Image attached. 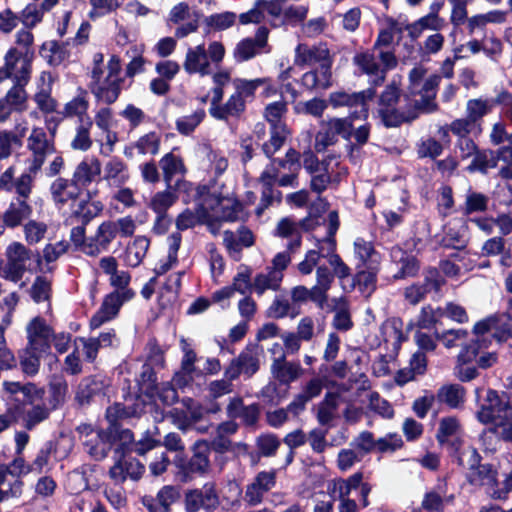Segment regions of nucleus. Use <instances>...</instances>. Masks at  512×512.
<instances>
[{"instance_id": "6ab92c4d", "label": "nucleus", "mask_w": 512, "mask_h": 512, "mask_svg": "<svg viewBox=\"0 0 512 512\" xmlns=\"http://www.w3.org/2000/svg\"><path fill=\"white\" fill-rule=\"evenodd\" d=\"M319 64L320 68H331L332 58L326 44L308 45L300 43L295 48L294 65L310 66Z\"/></svg>"}, {"instance_id": "3c124183", "label": "nucleus", "mask_w": 512, "mask_h": 512, "mask_svg": "<svg viewBox=\"0 0 512 512\" xmlns=\"http://www.w3.org/2000/svg\"><path fill=\"white\" fill-rule=\"evenodd\" d=\"M177 194L173 191V187H167L163 191H158L150 198L148 207L156 213V215L167 214V211L176 203Z\"/></svg>"}, {"instance_id": "dca6fc26", "label": "nucleus", "mask_w": 512, "mask_h": 512, "mask_svg": "<svg viewBox=\"0 0 512 512\" xmlns=\"http://www.w3.org/2000/svg\"><path fill=\"white\" fill-rule=\"evenodd\" d=\"M199 19V12L191 11L187 3L180 2L171 8L167 22L169 25H179L175 30V36L184 38L198 30Z\"/></svg>"}, {"instance_id": "e433bc0d", "label": "nucleus", "mask_w": 512, "mask_h": 512, "mask_svg": "<svg viewBox=\"0 0 512 512\" xmlns=\"http://www.w3.org/2000/svg\"><path fill=\"white\" fill-rule=\"evenodd\" d=\"M184 275L185 270H181L170 274L166 278L158 292V302L162 308L171 307L177 302Z\"/></svg>"}, {"instance_id": "f8f14e48", "label": "nucleus", "mask_w": 512, "mask_h": 512, "mask_svg": "<svg viewBox=\"0 0 512 512\" xmlns=\"http://www.w3.org/2000/svg\"><path fill=\"white\" fill-rule=\"evenodd\" d=\"M29 439L26 432H16L15 458L9 464H0V485L6 484L8 477L12 480H21V477L30 473V465L22 456Z\"/></svg>"}, {"instance_id": "58836bf2", "label": "nucleus", "mask_w": 512, "mask_h": 512, "mask_svg": "<svg viewBox=\"0 0 512 512\" xmlns=\"http://www.w3.org/2000/svg\"><path fill=\"white\" fill-rule=\"evenodd\" d=\"M130 178L127 164L118 157L110 158L104 165L103 179L111 186L121 187Z\"/></svg>"}, {"instance_id": "39448f33", "label": "nucleus", "mask_w": 512, "mask_h": 512, "mask_svg": "<svg viewBox=\"0 0 512 512\" xmlns=\"http://www.w3.org/2000/svg\"><path fill=\"white\" fill-rule=\"evenodd\" d=\"M225 47L219 41H212L206 49L205 44L189 47L183 61V69L189 74L207 76L211 73V66L219 65L225 56Z\"/></svg>"}, {"instance_id": "9b49d317", "label": "nucleus", "mask_w": 512, "mask_h": 512, "mask_svg": "<svg viewBox=\"0 0 512 512\" xmlns=\"http://www.w3.org/2000/svg\"><path fill=\"white\" fill-rule=\"evenodd\" d=\"M32 60L27 53H21L17 47H10L4 55V64L0 67V82L11 78L14 85L26 86L32 72Z\"/></svg>"}, {"instance_id": "69168bd1", "label": "nucleus", "mask_w": 512, "mask_h": 512, "mask_svg": "<svg viewBox=\"0 0 512 512\" xmlns=\"http://www.w3.org/2000/svg\"><path fill=\"white\" fill-rule=\"evenodd\" d=\"M93 121H85L83 123H78L75 135L71 141V147L74 150L79 151H87L92 146V139L90 136V130L92 128Z\"/></svg>"}, {"instance_id": "a18cd8bd", "label": "nucleus", "mask_w": 512, "mask_h": 512, "mask_svg": "<svg viewBox=\"0 0 512 512\" xmlns=\"http://www.w3.org/2000/svg\"><path fill=\"white\" fill-rule=\"evenodd\" d=\"M150 240L145 236H137L130 242L124 253V263L131 268L138 267L146 257Z\"/></svg>"}, {"instance_id": "c756f323", "label": "nucleus", "mask_w": 512, "mask_h": 512, "mask_svg": "<svg viewBox=\"0 0 512 512\" xmlns=\"http://www.w3.org/2000/svg\"><path fill=\"white\" fill-rule=\"evenodd\" d=\"M443 278L436 270H429L422 284H413L404 291L405 299L412 305L419 303L425 295L432 291H438L443 285Z\"/></svg>"}, {"instance_id": "49530a36", "label": "nucleus", "mask_w": 512, "mask_h": 512, "mask_svg": "<svg viewBox=\"0 0 512 512\" xmlns=\"http://www.w3.org/2000/svg\"><path fill=\"white\" fill-rule=\"evenodd\" d=\"M245 109V100L233 92L219 108L214 109L216 114L213 118L223 121H227L230 118L237 119L245 112Z\"/></svg>"}, {"instance_id": "f3484780", "label": "nucleus", "mask_w": 512, "mask_h": 512, "mask_svg": "<svg viewBox=\"0 0 512 512\" xmlns=\"http://www.w3.org/2000/svg\"><path fill=\"white\" fill-rule=\"evenodd\" d=\"M374 96L375 90L373 88L354 93L335 91L329 95L328 101L335 108L342 106L359 108V110L352 113L353 117L365 119L368 116L367 101L372 100Z\"/></svg>"}, {"instance_id": "7ed1b4c3", "label": "nucleus", "mask_w": 512, "mask_h": 512, "mask_svg": "<svg viewBox=\"0 0 512 512\" xmlns=\"http://www.w3.org/2000/svg\"><path fill=\"white\" fill-rule=\"evenodd\" d=\"M300 171L299 154L290 149L283 160H272L260 176V182L264 187L263 202L265 207L274 199L271 187L277 183L280 186H294Z\"/></svg>"}, {"instance_id": "0e129e2a", "label": "nucleus", "mask_w": 512, "mask_h": 512, "mask_svg": "<svg viewBox=\"0 0 512 512\" xmlns=\"http://www.w3.org/2000/svg\"><path fill=\"white\" fill-rule=\"evenodd\" d=\"M267 83L268 79L266 78H257L253 80L236 78L232 81L234 92L245 100V102L254 97L255 91L258 87Z\"/></svg>"}, {"instance_id": "4c0bfd02", "label": "nucleus", "mask_w": 512, "mask_h": 512, "mask_svg": "<svg viewBox=\"0 0 512 512\" xmlns=\"http://www.w3.org/2000/svg\"><path fill=\"white\" fill-rule=\"evenodd\" d=\"M363 477L362 472H356L347 478L332 479L327 484V491L331 497L338 500L350 498L351 492L361 485Z\"/></svg>"}, {"instance_id": "393cba45", "label": "nucleus", "mask_w": 512, "mask_h": 512, "mask_svg": "<svg viewBox=\"0 0 512 512\" xmlns=\"http://www.w3.org/2000/svg\"><path fill=\"white\" fill-rule=\"evenodd\" d=\"M115 238L116 234L112 220L102 222L96 229L94 235L88 237V243H86L84 247V254L97 256L107 251Z\"/></svg>"}, {"instance_id": "13d9d810", "label": "nucleus", "mask_w": 512, "mask_h": 512, "mask_svg": "<svg viewBox=\"0 0 512 512\" xmlns=\"http://www.w3.org/2000/svg\"><path fill=\"white\" fill-rule=\"evenodd\" d=\"M461 426L455 417H444L439 422L436 438L440 444L449 443L452 439L459 441Z\"/></svg>"}, {"instance_id": "c85d7f7f", "label": "nucleus", "mask_w": 512, "mask_h": 512, "mask_svg": "<svg viewBox=\"0 0 512 512\" xmlns=\"http://www.w3.org/2000/svg\"><path fill=\"white\" fill-rule=\"evenodd\" d=\"M89 95L85 89L78 88L77 94L66 102L60 114L66 119H77L78 123L93 121L89 116Z\"/></svg>"}, {"instance_id": "680f3d73", "label": "nucleus", "mask_w": 512, "mask_h": 512, "mask_svg": "<svg viewBox=\"0 0 512 512\" xmlns=\"http://www.w3.org/2000/svg\"><path fill=\"white\" fill-rule=\"evenodd\" d=\"M277 235L283 238H291L288 250L297 249L301 244L299 225L289 218H284L277 225Z\"/></svg>"}, {"instance_id": "6e6552de", "label": "nucleus", "mask_w": 512, "mask_h": 512, "mask_svg": "<svg viewBox=\"0 0 512 512\" xmlns=\"http://www.w3.org/2000/svg\"><path fill=\"white\" fill-rule=\"evenodd\" d=\"M32 252L23 243L12 241L4 252V258L0 261V277L8 281L19 282L28 270Z\"/></svg>"}, {"instance_id": "7c9ffc66", "label": "nucleus", "mask_w": 512, "mask_h": 512, "mask_svg": "<svg viewBox=\"0 0 512 512\" xmlns=\"http://www.w3.org/2000/svg\"><path fill=\"white\" fill-rule=\"evenodd\" d=\"M272 377L283 385H290L303 374V368L299 362L287 361L284 358H274L270 367Z\"/></svg>"}, {"instance_id": "4d7b16f0", "label": "nucleus", "mask_w": 512, "mask_h": 512, "mask_svg": "<svg viewBox=\"0 0 512 512\" xmlns=\"http://www.w3.org/2000/svg\"><path fill=\"white\" fill-rule=\"evenodd\" d=\"M40 55L52 66H58L69 58V51L63 44L47 41L42 44Z\"/></svg>"}, {"instance_id": "4468645a", "label": "nucleus", "mask_w": 512, "mask_h": 512, "mask_svg": "<svg viewBox=\"0 0 512 512\" xmlns=\"http://www.w3.org/2000/svg\"><path fill=\"white\" fill-rule=\"evenodd\" d=\"M219 504V495L213 482H207L201 488L185 493L184 505L187 512H198L201 509L214 511Z\"/></svg>"}, {"instance_id": "72a5a7b5", "label": "nucleus", "mask_w": 512, "mask_h": 512, "mask_svg": "<svg viewBox=\"0 0 512 512\" xmlns=\"http://www.w3.org/2000/svg\"><path fill=\"white\" fill-rule=\"evenodd\" d=\"M268 29L260 27L254 39L246 38L240 41L234 50V57L237 61L243 62L253 58L267 42Z\"/></svg>"}, {"instance_id": "f704fd0d", "label": "nucleus", "mask_w": 512, "mask_h": 512, "mask_svg": "<svg viewBox=\"0 0 512 512\" xmlns=\"http://www.w3.org/2000/svg\"><path fill=\"white\" fill-rule=\"evenodd\" d=\"M394 40V29L388 27L381 29L378 33L376 41L372 47L373 51L378 52L380 61L385 65L386 68H395L398 64L397 58L394 52L390 49Z\"/></svg>"}, {"instance_id": "f257e3e1", "label": "nucleus", "mask_w": 512, "mask_h": 512, "mask_svg": "<svg viewBox=\"0 0 512 512\" xmlns=\"http://www.w3.org/2000/svg\"><path fill=\"white\" fill-rule=\"evenodd\" d=\"M426 69L414 67L409 73L408 94L399 96L398 88L389 85L383 91L379 101V114L388 127H396L405 121L414 120L419 112H431L435 109L436 89L440 76L425 78Z\"/></svg>"}, {"instance_id": "774afa93", "label": "nucleus", "mask_w": 512, "mask_h": 512, "mask_svg": "<svg viewBox=\"0 0 512 512\" xmlns=\"http://www.w3.org/2000/svg\"><path fill=\"white\" fill-rule=\"evenodd\" d=\"M299 311L288 300L276 297L269 308L267 309V316L274 319H281L287 316L294 318Z\"/></svg>"}, {"instance_id": "aec40b11", "label": "nucleus", "mask_w": 512, "mask_h": 512, "mask_svg": "<svg viewBox=\"0 0 512 512\" xmlns=\"http://www.w3.org/2000/svg\"><path fill=\"white\" fill-rule=\"evenodd\" d=\"M327 169L319 170V172L311 175L310 187L316 193H322L329 185H337L341 178L347 174V168L343 166L336 156L326 158Z\"/></svg>"}, {"instance_id": "2eb2a0df", "label": "nucleus", "mask_w": 512, "mask_h": 512, "mask_svg": "<svg viewBox=\"0 0 512 512\" xmlns=\"http://www.w3.org/2000/svg\"><path fill=\"white\" fill-rule=\"evenodd\" d=\"M135 292L133 290H125L123 292H111L107 294L98 311L92 316L90 320V327L93 329L99 328L102 324L114 319L121 308V306L133 299Z\"/></svg>"}, {"instance_id": "bf43d9fd", "label": "nucleus", "mask_w": 512, "mask_h": 512, "mask_svg": "<svg viewBox=\"0 0 512 512\" xmlns=\"http://www.w3.org/2000/svg\"><path fill=\"white\" fill-rule=\"evenodd\" d=\"M243 374L248 377L255 374L260 366V351L256 347H249L236 358Z\"/></svg>"}, {"instance_id": "de8ad7c7", "label": "nucleus", "mask_w": 512, "mask_h": 512, "mask_svg": "<svg viewBox=\"0 0 512 512\" xmlns=\"http://www.w3.org/2000/svg\"><path fill=\"white\" fill-rule=\"evenodd\" d=\"M283 281V275L267 268L265 272L258 273L252 282V290L257 295H263L267 290L278 291Z\"/></svg>"}, {"instance_id": "c03bdc74", "label": "nucleus", "mask_w": 512, "mask_h": 512, "mask_svg": "<svg viewBox=\"0 0 512 512\" xmlns=\"http://www.w3.org/2000/svg\"><path fill=\"white\" fill-rule=\"evenodd\" d=\"M486 404L482 405L477 412V419L483 424L495 423L502 425L500 410V397L494 390H488L486 395Z\"/></svg>"}, {"instance_id": "ddd939ff", "label": "nucleus", "mask_w": 512, "mask_h": 512, "mask_svg": "<svg viewBox=\"0 0 512 512\" xmlns=\"http://www.w3.org/2000/svg\"><path fill=\"white\" fill-rule=\"evenodd\" d=\"M506 320V316H491L475 324L474 333L477 337L478 349L487 347V341L490 337L499 343L509 338L511 330Z\"/></svg>"}, {"instance_id": "cd10ccee", "label": "nucleus", "mask_w": 512, "mask_h": 512, "mask_svg": "<svg viewBox=\"0 0 512 512\" xmlns=\"http://www.w3.org/2000/svg\"><path fill=\"white\" fill-rule=\"evenodd\" d=\"M83 190L71 178L66 179L59 177L55 179L50 186V194L54 204L63 207L69 202L76 201L82 194Z\"/></svg>"}, {"instance_id": "c9c22d12", "label": "nucleus", "mask_w": 512, "mask_h": 512, "mask_svg": "<svg viewBox=\"0 0 512 512\" xmlns=\"http://www.w3.org/2000/svg\"><path fill=\"white\" fill-rule=\"evenodd\" d=\"M497 475V470L492 465L481 464L468 472L467 479L472 485L485 487L486 493L491 497V492H499Z\"/></svg>"}, {"instance_id": "8fccbe9b", "label": "nucleus", "mask_w": 512, "mask_h": 512, "mask_svg": "<svg viewBox=\"0 0 512 512\" xmlns=\"http://www.w3.org/2000/svg\"><path fill=\"white\" fill-rule=\"evenodd\" d=\"M160 167L167 187L172 186V180L177 175H184L186 167L183 160L173 153L165 154L160 160Z\"/></svg>"}, {"instance_id": "1a4fd4ad", "label": "nucleus", "mask_w": 512, "mask_h": 512, "mask_svg": "<svg viewBox=\"0 0 512 512\" xmlns=\"http://www.w3.org/2000/svg\"><path fill=\"white\" fill-rule=\"evenodd\" d=\"M287 112V104L284 101H277L268 104L264 109V118L270 124V139L263 143V151L267 157L275 154L284 144L289 131L283 122Z\"/></svg>"}, {"instance_id": "338daca9", "label": "nucleus", "mask_w": 512, "mask_h": 512, "mask_svg": "<svg viewBox=\"0 0 512 512\" xmlns=\"http://www.w3.org/2000/svg\"><path fill=\"white\" fill-rule=\"evenodd\" d=\"M47 230V224L41 221L29 219L23 224L24 238L29 245L41 242L45 238Z\"/></svg>"}, {"instance_id": "b1692460", "label": "nucleus", "mask_w": 512, "mask_h": 512, "mask_svg": "<svg viewBox=\"0 0 512 512\" xmlns=\"http://www.w3.org/2000/svg\"><path fill=\"white\" fill-rule=\"evenodd\" d=\"M353 63L361 70L362 73L374 77L373 83L380 85L384 82L386 73L393 68H386L385 65L380 61L378 52L366 50L357 53L353 57Z\"/></svg>"}, {"instance_id": "603ef678", "label": "nucleus", "mask_w": 512, "mask_h": 512, "mask_svg": "<svg viewBox=\"0 0 512 512\" xmlns=\"http://www.w3.org/2000/svg\"><path fill=\"white\" fill-rule=\"evenodd\" d=\"M236 21V13L231 11H224L206 16L204 18V26L208 33L221 32L233 27Z\"/></svg>"}, {"instance_id": "5701e85b", "label": "nucleus", "mask_w": 512, "mask_h": 512, "mask_svg": "<svg viewBox=\"0 0 512 512\" xmlns=\"http://www.w3.org/2000/svg\"><path fill=\"white\" fill-rule=\"evenodd\" d=\"M52 328L40 317H34L26 326V346L47 353L50 350Z\"/></svg>"}, {"instance_id": "a19ab883", "label": "nucleus", "mask_w": 512, "mask_h": 512, "mask_svg": "<svg viewBox=\"0 0 512 512\" xmlns=\"http://www.w3.org/2000/svg\"><path fill=\"white\" fill-rule=\"evenodd\" d=\"M478 354L475 347H466L459 353L455 366V375L459 380L467 382L477 377V369L471 363Z\"/></svg>"}, {"instance_id": "e2e57ef3", "label": "nucleus", "mask_w": 512, "mask_h": 512, "mask_svg": "<svg viewBox=\"0 0 512 512\" xmlns=\"http://www.w3.org/2000/svg\"><path fill=\"white\" fill-rule=\"evenodd\" d=\"M438 398L448 406L457 408L464 402L465 389L458 384L445 385L439 390Z\"/></svg>"}, {"instance_id": "bb28decb", "label": "nucleus", "mask_w": 512, "mask_h": 512, "mask_svg": "<svg viewBox=\"0 0 512 512\" xmlns=\"http://www.w3.org/2000/svg\"><path fill=\"white\" fill-rule=\"evenodd\" d=\"M101 171L100 160L95 156H86L76 165L72 179L84 190L100 177Z\"/></svg>"}, {"instance_id": "20e7f679", "label": "nucleus", "mask_w": 512, "mask_h": 512, "mask_svg": "<svg viewBox=\"0 0 512 512\" xmlns=\"http://www.w3.org/2000/svg\"><path fill=\"white\" fill-rule=\"evenodd\" d=\"M124 79L121 77L120 59L112 55L106 70H92L90 90L95 98L106 104L114 103L122 90Z\"/></svg>"}, {"instance_id": "412c9836", "label": "nucleus", "mask_w": 512, "mask_h": 512, "mask_svg": "<svg viewBox=\"0 0 512 512\" xmlns=\"http://www.w3.org/2000/svg\"><path fill=\"white\" fill-rule=\"evenodd\" d=\"M30 196H15L9 202L7 208L2 214L3 224L0 226V236L5 232V228L15 229L23 226L26 220H29L33 208L28 202Z\"/></svg>"}, {"instance_id": "37998d69", "label": "nucleus", "mask_w": 512, "mask_h": 512, "mask_svg": "<svg viewBox=\"0 0 512 512\" xmlns=\"http://www.w3.org/2000/svg\"><path fill=\"white\" fill-rule=\"evenodd\" d=\"M89 437L85 441L88 453L97 460H101L108 455L111 448V437L108 432L91 430L87 433Z\"/></svg>"}, {"instance_id": "f03ea898", "label": "nucleus", "mask_w": 512, "mask_h": 512, "mask_svg": "<svg viewBox=\"0 0 512 512\" xmlns=\"http://www.w3.org/2000/svg\"><path fill=\"white\" fill-rule=\"evenodd\" d=\"M201 198V216L212 233H216L214 222L236 221L242 211L241 203L228 191H219L216 186L198 189Z\"/></svg>"}, {"instance_id": "6e6d98bb", "label": "nucleus", "mask_w": 512, "mask_h": 512, "mask_svg": "<svg viewBox=\"0 0 512 512\" xmlns=\"http://www.w3.org/2000/svg\"><path fill=\"white\" fill-rule=\"evenodd\" d=\"M507 13L502 10H492L487 13L477 14L467 20V26L472 33L475 30L484 29L488 24H502L506 21Z\"/></svg>"}, {"instance_id": "864d4df0", "label": "nucleus", "mask_w": 512, "mask_h": 512, "mask_svg": "<svg viewBox=\"0 0 512 512\" xmlns=\"http://www.w3.org/2000/svg\"><path fill=\"white\" fill-rule=\"evenodd\" d=\"M44 354L46 353L25 346V348L19 352V362L22 372L27 376L36 375L39 372L41 359Z\"/></svg>"}, {"instance_id": "79ce46f5", "label": "nucleus", "mask_w": 512, "mask_h": 512, "mask_svg": "<svg viewBox=\"0 0 512 512\" xmlns=\"http://www.w3.org/2000/svg\"><path fill=\"white\" fill-rule=\"evenodd\" d=\"M167 255L160 259L155 265L154 273L158 277L166 274L178 265V250L181 245V235L179 233L171 234L168 239Z\"/></svg>"}, {"instance_id": "9d476101", "label": "nucleus", "mask_w": 512, "mask_h": 512, "mask_svg": "<svg viewBox=\"0 0 512 512\" xmlns=\"http://www.w3.org/2000/svg\"><path fill=\"white\" fill-rule=\"evenodd\" d=\"M26 147L30 152L27 168L35 175L41 170L47 157L55 153L53 135H48L42 127H34L27 138Z\"/></svg>"}, {"instance_id": "052dcab7", "label": "nucleus", "mask_w": 512, "mask_h": 512, "mask_svg": "<svg viewBox=\"0 0 512 512\" xmlns=\"http://www.w3.org/2000/svg\"><path fill=\"white\" fill-rule=\"evenodd\" d=\"M209 448L205 442H197L188 469L192 473H205L209 468Z\"/></svg>"}, {"instance_id": "423d86ee", "label": "nucleus", "mask_w": 512, "mask_h": 512, "mask_svg": "<svg viewBox=\"0 0 512 512\" xmlns=\"http://www.w3.org/2000/svg\"><path fill=\"white\" fill-rule=\"evenodd\" d=\"M335 241L332 239H326L318 250H309L305 258L297 265L298 271L302 275H309L312 273L315 267L318 268L319 261L321 258H325L332 268L333 278L338 277L339 279L346 278L350 275L349 267L342 261L340 256L334 253Z\"/></svg>"}, {"instance_id": "a878e982", "label": "nucleus", "mask_w": 512, "mask_h": 512, "mask_svg": "<svg viewBox=\"0 0 512 512\" xmlns=\"http://www.w3.org/2000/svg\"><path fill=\"white\" fill-rule=\"evenodd\" d=\"M28 95L25 86L13 85L0 98V122H5L13 112H23L27 109Z\"/></svg>"}, {"instance_id": "473e14b6", "label": "nucleus", "mask_w": 512, "mask_h": 512, "mask_svg": "<svg viewBox=\"0 0 512 512\" xmlns=\"http://www.w3.org/2000/svg\"><path fill=\"white\" fill-rule=\"evenodd\" d=\"M144 471L145 467L137 459L121 457L111 467L110 477L116 483H122L127 478L132 480L140 479Z\"/></svg>"}, {"instance_id": "5fc2aeb1", "label": "nucleus", "mask_w": 512, "mask_h": 512, "mask_svg": "<svg viewBox=\"0 0 512 512\" xmlns=\"http://www.w3.org/2000/svg\"><path fill=\"white\" fill-rule=\"evenodd\" d=\"M331 68H317L302 76V84L307 89H327L331 85Z\"/></svg>"}, {"instance_id": "ea45409f", "label": "nucleus", "mask_w": 512, "mask_h": 512, "mask_svg": "<svg viewBox=\"0 0 512 512\" xmlns=\"http://www.w3.org/2000/svg\"><path fill=\"white\" fill-rule=\"evenodd\" d=\"M454 502V495L447 494L445 483L438 484L435 489L428 491L422 500V508L429 512H442L445 505Z\"/></svg>"}, {"instance_id": "0eeeda50", "label": "nucleus", "mask_w": 512, "mask_h": 512, "mask_svg": "<svg viewBox=\"0 0 512 512\" xmlns=\"http://www.w3.org/2000/svg\"><path fill=\"white\" fill-rule=\"evenodd\" d=\"M333 283V274L329 268L321 264L316 269V283L313 287L307 288L303 285L295 286L290 291L292 305H301L308 300L314 302L319 308L323 309L328 300L327 292Z\"/></svg>"}, {"instance_id": "a211bd4d", "label": "nucleus", "mask_w": 512, "mask_h": 512, "mask_svg": "<svg viewBox=\"0 0 512 512\" xmlns=\"http://www.w3.org/2000/svg\"><path fill=\"white\" fill-rule=\"evenodd\" d=\"M16 167L9 166L0 174V190L7 193L15 192L16 196H30L36 175L28 168L18 177Z\"/></svg>"}, {"instance_id": "4be33fe9", "label": "nucleus", "mask_w": 512, "mask_h": 512, "mask_svg": "<svg viewBox=\"0 0 512 512\" xmlns=\"http://www.w3.org/2000/svg\"><path fill=\"white\" fill-rule=\"evenodd\" d=\"M276 485V471H261L246 485L244 501L248 506H257L263 502L264 496Z\"/></svg>"}, {"instance_id": "2f4dec72", "label": "nucleus", "mask_w": 512, "mask_h": 512, "mask_svg": "<svg viewBox=\"0 0 512 512\" xmlns=\"http://www.w3.org/2000/svg\"><path fill=\"white\" fill-rule=\"evenodd\" d=\"M99 267L109 276V283L115 288L113 292L131 290L128 286L131 281L129 272L118 269V262L113 256H105L100 259Z\"/></svg>"}, {"instance_id": "09e8293b", "label": "nucleus", "mask_w": 512, "mask_h": 512, "mask_svg": "<svg viewBox=\"0 0 512 512\" xmlns=\"http://www.w3.org/2000/svg\"><path fill=\"white\" fill-rule=\"evenodd\" d=\"M227 414L232 419H242L246 424H254L258 418L259 410L256 405L244 406L239 397L232 398L227 406Z\"/></svg>"}]
</instances>
